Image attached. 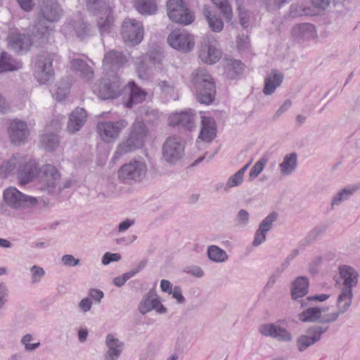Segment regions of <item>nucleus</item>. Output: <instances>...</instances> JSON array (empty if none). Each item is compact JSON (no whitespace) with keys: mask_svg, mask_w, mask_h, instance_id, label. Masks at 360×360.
Here are the masks:
<instances>
[{"mask_svg":"<svg viewBox=\"0 0 360 360\" xmlns=\"http://www.w3.org/2000/svg\"><path fill=\"white\" fill-rule=\"evenodd\" d=\"M167 15L174 22L188 25L194 20V15L183 0H168Z\"/></svg>","mask_w":360,"mask_h":360,"instance_id":"obj_8","label":"nucleus"},{"mask_svg":"<svg viewBox=\"0 0 360 360\" xmlns=\"http://www.w3.org/2000/svg\"><path fill=\"white\" fill-rule=\"evenodd\" d=\"M224 14L226 20H231L233 16L231 5L227 0H211Z\"/></svg>","mask_w":360,"mask_h":360,"instance_id":"obj_47","label":"nucleus"},{"mask_svg":"<svg viewBox=\"0 0 360 360\" xmlns=\"http://www.w3.org/2000/svg\"><path fill=\"white\" fill-rule=\"evenodd\" d=\"M20 344L24 347V349L27 352H34L41 346L40 341L30 333H27L22 336Z\"/></svg>","mask_w":360,"mask_h":360,"instance_id":"obj_43","label":"nucleus"},{"mask_svg":"<svg viewBox=\"0 0 360 360\" xmlns=\"http://www.w3.org/2000/svg\"><path fill=\"white\" fill-rule=\"evenodd\" d=\"M41 173V181L46 185L48 188H52L57 185L60 179V174L54 166L51 165L44 166Z\"/></svg>","mask_w":360,"mask_h":360,"instance_id":"obj_29","label":"nucleus"},{"mask_svg":"<svg viewBox=\"0 0 360 360\" xmlns=\"http://www.w3.org/2000/svg\"><path fill=\"white\" fill-rule=\"evenodd\" d=\"M121 259V255L118 253L105 252L102 257L101 262L105 266L112 262H118Z\"/></svg>","mask_w":360,"mask_h":360,"instance_id":"obj_57","label":"nucleus"},{"mask_svg":"<svg viewBox=\"0 0 360 360\" xmlns=\"http://www.w3.org/2000/svg\"><path fill=\"white\" fill-rule=\"evenodd\" d=\"M52 61V56L48 53L37 56L34 65V75L41 84H46L53 77Z\"/></svg>","mask_w":360,"mask_h":360,"instance_id":"obj_16","label":"nucleus"},{"mask_svg":"<svg viewBox=\"0 0 360 360\" xmlns=\"http://www.w3.org/2000/svg\"><path fill=\"white\" fill-rule=\"evenodd\" d=\"M353 297V290L340 288L335 301L336 309L345 314L351 307Z\"/></svg>","mask_w":360,"mask_h":360,"instance_id":"obj_27","label":"nucleus"},{"mask_svg":"<svg viewBox=\"0 0 360 360\" xmlns=\"http://www.w3.org/2000/svg\"><path fill=\"white\" fill-rule=\"evenodd\" d=\"M199 56L207 64L217 63L221 57V51L217 41L213 37L207 38L200 50Z\"/></svg>","mask_w":360,"mask_h":360,"instance_id":"obj_21","label":"nucleus"},{"mask_svg":"<svg viewBox=\"0 0 360 360\" xmlns=\"http://www.w3.org/2000/svg\"><path fill=\"white\" fill-rule=\"evenodd\" d=\"M330 297V295L328 294H320L317 295L309 296L304 300H301L300 301V307L302 308H304L308 305L309 301H317V302H324L327 300Z\"/></svg>","mask_w":360,"mask_h":360,"instance_id":"obj_53","label":"nucleus"},{"mask_svg":"<svg viewBox=\"0 0 360 360\" xmlns=\"http://www.w3.org/2000/svg\"><path fill=\"white\" fill-rule=\"evenodd\" d=\"M283 81V74L278 70H272L264 79V94L266 96L273 94L276 89L281 85Z\"/></svg>","mask_w":360,"mask_h":360,"instance_id":"obj_26","label":"nucleus"},{"mask_svg":"<svg viewBox=\"0 0 360 360\" xmlns=\"http://www.w3.org/2000/svg\"><path fill=\"white\" fill-rule=\"evenodd\" d=\"M206 254L209 260L214 263L222 264L229 259L227 252L216 245H209L207 248Z\"/></svg>","mask_w":360,"mask_h":360,"instance_id":"obj_33","label":"nucleus"},{"mask_svg":"<svg viewBox=\"0 0 360 360\" xmlns=\"http://www.w3.org/2000/svg\"><path fill=\"white\" fill-rule=\"evenodd\" d=\"M169 45L177 51L188 53L195 46L194 36L185 30H173L167 37Z\"/></svg>","mask_w":360,"mask_h":360,"instance_id":"obj_12","label":"nucleus"},{"mask_svg":"<svg viewBox=\"0 0 360 360\" xmlns=\"http://www.w3.org/2000/svg\"><path fill=\"white\" fill-rule=\"evenodd\" d=\"M0 170L5 177L12 174H16L19 181L22 184L32 181L38 173L37 163L34 160L28 156L18 154L1 164Z\"/></svg>","mask_w":360,"mask_h":360,"instance_id":"obj_2","label":"nucleus"},{"mask_svg":"<svg viewBox=\"0 0 360 360\" xmlns=\"http://www.w3.org/2000/svg\"><path fill=\"white\" fill-rule=\"evenodd\" d=\"M139 271L133 270L127 273L123 274L122 275L115 277L113 279V284L117 287H122L124 285V283L131 277H133Z\"/></svg>","mask_w":360,"mask_h":360,"instance_id":"obj_51","label":"nucleus"},{"mask_svg":"<svg viewBox=\"0 0 360 360\" xmlns=\"http://www.w3.org/2000/svg\"><path fill=\"white\" fill-rule=\"evenodd\" d=\"M162 56L159 51L153 52L138 58L136 60L137 73L143 79H148L154 74L153 70H161L163 68L162 63Z\"/></svg>","mask_w":360,"mask_h":360,"instance_id":"obj_7","label":"nucleus"},{"mask_svg":"<svg viewBox=\"0 0 360 360\" xmlns=\"http://www.w3.org/2000/svg\"><path fill=\"white\" fill-rule=\"evenodd\" d=\"M138 309L142 315H145L153 310L158 314H165L168 311L167 308L162 304L161 297L154 289H150L143 295L139 304Z\"/></svg>","mask_w":360,"mask_h":360,"instance_id":"obj_15","label":"nucleus"},{"mask_svg":"<svg viewBox=\"0 0 360 360\" xmlns=\"http://www.w3.org/2000/svg\"><path fill=\"white\" fill-rule=\"evenodd\" d=\"M75 32L78 37L83 39L89 34V28L85 22H79L77 25Z\"/></svg>","mask_w":360,"mask_h":360,"instance_id":"obj_61","label":"nucleus"},{"mask_svg":"<svg viewBox=\"0 0 360 360\" xmlns=\"http://www.w3.org/2000/svg\"><path fill=\"white\" fill-rule=\"evenodd\" d=\"M91 307L92 302L89 297L83 298L78 304L79 310L83 313L89 311L91 309Z\"/></svg>","mask_w":360,"mask_h":360,"instance_id":"obj_63","label":"nucleus"},{"mask_svg":"<svg viewBox=\"0 0 360 360\" xmlns=\"http://www.w3.org/2000/svg\"><path fill=\"white\" fill-rule=\"evenodd\" d=\"M71 68L73 70L79 72L82 76L87 79H91L94 75L91 68L86 63V61L79 58L72 60Z\"/></svg>","mask_w":360,"mask_h":360,"instance_id":"obj_38","label":"nucleus"},{"mask_svg":"<svg viewBox=\"0 0 360 360\" xmlns=\"http://www.w3.org/2000/svg\"><path fill=\"white\" fill-rule=\"evenodd\" d=\"M236 46L239 51L245 52L248 50L250 46L249 38L247 36H238L236 41Z\"/></svg>","mask_w":360,"mask_h":360,"instance_id":"obj_56","label":"nucleus"},{"mask_svg":"<svg viewBox=\"0 0 360 360\" xmlns=\"http://www.w3.org/2000/svg\"><path fill=\"white\" fill-rule=\"evenodd\" d=\"M238 13L240 24L243 27H247L249 25L250 13L241 5H238Z\"/></svg>","mask_w":360,"mask_h":360,"instance_id":"obj_55","label":"nucleus"},{"mask_svg":"<svg viewBox=\"0 0 360 360\" xmlns=\"http://www.w3.org/2000/svg\"><path fill=\"white\" fill-rule=\"evenodd\" d=\"M250 219V214L245 210H240L236 216V221L238 225L245 226Z\"/></svg>","mask_w":360,"mask_h":360,"instance_id":"obj_59","label":"nucleus"},{"mask_svg":"<svg viewBox=\"0 0 360 360\" xmlns=\"http://www.w3.org/2000/svg\"><path fill=\"white\" fill-rule=\"evenodd\" d=\"M135 8L142 15H152L157 11L154 0H136Z\"/></svg>","mask_w":360,"mask_h":360,"instance_id":"obj_40","label":"nucleus"},{"mask_svg":"<svg viewBox=\"0 0 360 360\" xmlns=\"http://www.w3.org/2000/svg\"><path fill=\"white\" fill-rule=\"evenodd\" d=\"M8 134L12 143L18 145L25 141L30 132L26 122L20 120H13L10 122Z\"/></svg>","mask_w":360,"mask_h":360,"instance_id":"obj_22","label":"nucleus"},{"mask_svg":"<svg viewBox=\"0 0 360 360\" xmlns=\"http://www.w3.org/2000/svg\"><path fill=\"white\" fill-rule=\"evenodd\" d=\"M343 312H340V310L338 309H336L335 311L325 314L324 316H322V318L321 319L320 322L323 323H328L334 322L338 320V317L343 314Z\"/></svg>","mask_w":360,"mask_h":360,"instance_id":"obj_58","label":"nucleus"},{"mask_svg":"<svg viewBox=\"0 0 360 360\" xmlns=\"http://www.w3.org/2000/svg\"><path fill=\"white\" fill-rule=\"evenodd\" d=\"M161 92L165 96H172L176 89V84L171 79L162 80L158 82Z\"/></svg>","mask_w":360,"mask_h":360,"instance_id":"obj_49","label":"nucleus"},{"mask_svg":"<svg viewBox=\"0 0 360 360\" xmlns=\"http://www.w3.org/2000/svg\"><path fill=\"white\" fill-rule=\"evenodd\" d=\"M30 273L32 284H37L41 282L46 274V271L44 268L38 265L32 266L30 269Z\"/></svg>","mask_w":360,"mask_h":360,"instance_id":"obj_46","label":"nucleus"},{"mask_svg":"<svg viewBox=\"0 0 360 360\" xmlns=\"http://www.w3.org/2000/svg\"><path fill=\"white\" fill-rule=\"evenodd\" d=\"M135 224L134 219H126L121 221L118 225L117 231L119 233H124L127 231L131 226Z\"/></svg>","mask_w":360,"mask_h":360,"instance_id":"obj_64","label":"nucleus"},{"mask_svg":"<svg viewBox=\"0 0 360 360\" xmlns=\"http://www.w3.org/2000/svg\"><path fill=\"white\" fill-rule=\"evenodd\" d=\"M291 35L295 40L304 41L316 37L315 27L310 23H302L295 25L291 31Z\"/></svg>","mask_w":360,"mask_h":360,"instance_id":"obj_25","label":"nucleus"},{"mask_svg":"<svg viewBox=\"0 0 360 360\" xmlns=\"http://www.w3.org/2000/svg\"><path fill=\"white\" fill-rule=\"evenodd\" d=\"M40 143L45 150H52L58 146V138L55 134H44L41 137Z\"/></svg>","mask_w":360,"mask_h":360,"instance_id":"obj_45","label":"nucleus"},{"mask_svg":"<svg viewBox=\"0 0 360 360\" xmlns=\"http://www.w3.org/2000/svg\"><path fill=\"white\" fill-rule=\"evenodd\" d=\"M250 165V162L246 164L238 171L232 174L227 179V181L224 185V190L225 191H229L231 188L241 186L244 181L245 174Z\"/></svg>","mask_w":360,"mask_h":360,"instance_id":"obj_35","label":"nucleus"},{"mask_svg":"<svg viewBox=\"0 0 360 360\" xmlns=\"http://www.w3.org/2000/svg\"><path fill=\"white\" fill-rule=\"evenodd\" d=\"M297 166V155L295 153L285 155L283 161L278 165L280 173L282 176H289L296 169Z\"/></svg>","mask_w":360,"mask_h":360,"instance_id":"obj_30","label":"nucleus"},{"mask_svg":"<svg viewBox=\"0 0 360 360\" xmlns=\"http://www.w3.org/2000/svg\"><path fill=\"white\" fill-rule=\"evenodd\" d=\"M127 61L125 56L117 51H110L105 55L103 65L105 68L117 69Z\"/></svg>","mask_w":360,"mask_h":360,"instance_id":"obj_34","label":"nucleus"},{"mask_svg":"<svg viewBox=\"0 0 360 360\" xmlns=\"http://www.w3.org/2000/svg\"><path fill=\"white\" fill-rule=\"evenodd\" d=\"M297 318L302 323L320 322L322 318V309L318 307H308L298 313Z\"/></svg>","mask_w":360,"mask_h":360,"instance_id":"obj_31","label":"nucleus"},{"mask_svg":"<svg viewBox=\"0 0 360 360\" xmlns=\"http://www.w3.org/2000/svg\"><path fill=\"white\" fill-rule=\"evenodd\" d=\"M169 295H171L178 304H184L186 302L185 297L182 294L181 288L179 286H174V289Z\"/></svg>","mask_w":360,"mask_h":360,"instance_id":"obj_60","label":"nucleus"},{"mask_svg":"<svg viewBox=\"0 0 360 360\" xmlns=\"http://www.w3.org/2000/svg\"><path fill=\"white\" fill-rule=\"evenodd\" d=\"M277 219V214L271 212L268 214L259 224L258 229L265 233H268L273 226V223Z\"/></svg>","mask_w":360,"mask_h":360,"instance_id":"obj_48","label":"nucleus"},{"mask_svg":"<svg viewBox=\"0 0 360 360\" xmlns=\"http://www.w3.org/2000/svg\"><path fill=\"white\" fill-rule=\"evenodd\" d=\"M3 198L6 205L15 210L24 209L37 203L34 198L23 194L15 187L5 189Z\"/></svg>","mask_w":360,"mask_h":360,"instance_id":"obj_10","label":"nucleus"},{"mask_svg":"<svg viewBox=\"0 0 360 360\" xmlns=\"http://www.w3.org/2000/svg\"><path fill=\"white\" fill-rule=\"evenodd\" d=\"M269 160V155L268 153L263 154L259 158L249 172V179L250 181L255 179L262 172Z\"/></svg>","mask_w":360,"mask_h":360,"instance_id":"obj_41","label":"nucleus"},{"mask_svg":"<svg viewBox=\"0 0 360 360\" xmlns=\"http://www.w3.org/2000/svg\"><path fill=\"white\" fill-rule=\"evenodd\" d=\"M128 125L127 121L120 120L117 122H100L97 125V130L101 138L105 142H112L116 140L121 131Z\"/></svg>","mask_w":360,"mask_h":360,"instance_id":"obj_18","label":"nucleus"},{"mask_svg":"<svg viewBox=\"0 0 360 360\" xmlns=\"http://www.w3.org/2000/svg\"><path fill=\"white\" fill-rule=\"evenodd\" d=\"M284 320H278L274 323H266L259 327V332L264 336L270 337L283 342H290L293 339L292 333L283 327Z\"/></svg>","mask_w":360,"mask_h":360,"instance_id":"obj_14","label":"nucleus"},{"mask_svg":"<svg viewBox=\"0 0 360 360\" xmlns=\"http://www.w3.org/2000/svg\"><path fill=\"white\" fill-rule=\"evenodd\" d=\"M86 119V112L82 108L74 110L70 115L68 129L73 133L77 131L84 125Z\"/></svg>","mask_w":360,"mask_h":360,"instance_id":"obj_28","label":"nucleus"},{"mask_svg":"<svg viewBox=\"0 0 360 360\" xmlns=\"http://www.w3.org/2000/svg\"><path fill=\"white\" fill-rule=\"evenodd\" d=\"M309 281L306 277L297 278L292 284L291 296L293 300L303 297L308 292Z\"/></svg>","mask_w":360,"mask_h":360,"instance_id":"obj_32","label":"nucleus"},{"mask_svg":"<svg viewBox=\"0 0 360 360\" xmlns=\"http://www.w3.org/2000/svg\"><path fill=\"white\" fill-rule=\"evenodd\" d=\"M148 166L143 159H134L123 165L118 170V177L123 181L138 183L146 176Z\"/></svg>","mask_w":360,"mask_h":360,"instance_id":"obj_5","label":"nucleus"},{"mask_svg":"<svg viewBox=\"0 0 360 360\" xmlns=\"http://www.w3.org/2000/svg\"><path fill=\"white\" fill-rule=\"evenodd\" d=\"M93 91L101 99L115 98L121 91L120 79L117 76H113L112 81L103 79L94 85Z\"/></svg>","mask_w":360,"mask_h":360,"instance_id":"obj_19","label":"nucleus"},{"mask_svg":"<svg viewBox=\"0 0 360 360\" xmlns=\"http://www.w3.org/2000/svg\"><path fill=\"white\" fill-rule=\"evenodd\" d=\"M194 123V114L191 109L172 113L168 118V124L171 126H181L191 129Z\"/></svg>","mask_w":360,"mask_h":360,"instance_id":"obj_24","label":"nucleus"},{"mask_svg":"<svg viewBox=\"0 0 360 360\" xmlns=\"http://www.w3.org/2000/svg\"><path fill=\"white\" fill-rule=\"evenodd\" d=\"M86 4L92 12L98 11L101 13L97 21L101 34L109 33L113 25L114 18L106 0H86Z\"/></svg>","mask_w":360,"mask_h":360,"instance_id":"obj_6","label":"nucleus"},{"mask_svg":"<svg viewBox=\"0 0 360 360\" xmlns=\"http://www.w3.org/2000/svg\"><path fill=\"white\" fill-rule=\"evenodd\" d=\"M203 14L207 21L210 28L215 32H221L224 27L222 20L215 14L213 13L208 6L203 8Z\"/></svg>","mask_w":360,"mask_h":360,"instance_id":"obj_36","label":"nucleus"},{"mask_svg":"<svg viewBox=\"0 0 360 360\" xmlns=\"http://www.w3.org/2000/svg\"><path fill=\"white\" fill-rule=\"evenodd\" d=\"M104 345L103 360H118L125 348L124 342L115 333L106 334L104 339Z\"/></svg>","mask_w":360,"mask_h":360,"instance_id":"obj_17","label":"nucleus"},{"mask_svg":"<svg viewBox=\"0 0 360 360\" xmlns=\"http://www.w3.org/2000/svg\"><path fill=\"white\" fill-rule=\"evenodd\" d=\"M144 30L141 22L135 19H124L121 30L123 41L129 45H136L143 39Z\"/></svg>","mask_w":360,"mask_h":360,"instance_id":"obj_9","label":"nucleus"},{"mask_svg":"<svg viewBox=\"0 0 360 360\" xmlns=\"http://www.w3.org/2000/svg\"><path fill=\"white\" fill-rule=\"evenodd\" d=\"M191 88L200 103L207 105L213 101L215 85L212 76L205 69L198 68L192 73Z\"/></svg>","mask_w":360,"mask_h":360,"instance_id":"obj_3","label":"nucleus"},{"mask_svg":"<svg viewBox=\"0 0 360 360\" xmlns=\"http://www.w3.org/2000/svg\"><path fill=\"white\" fill-rule=\"evenodd\" d=\"M227 76L231 79L240 74L243 70V65L240 61L235 59H227L225 65Z\"/></svg>","mask_w":360,"mask_h":360,"instance_id":"obj_44","label":"nucleus"},{"mask_svg":"<svg viewBox=\"0 0 360 360\" xmlns=\"http://www.w3.org/2000/svg\"><path fill=\"white\" fill-rule=\"evenodd\" d=\"M327 330L326 328L320 326L309 327L304 334H302L296 340V345L300 352L305 351L309 347L319 342Z\"/></svg>","mask_w":360,"mask_h":360,"instance_id":"obj_20","label":"nucleus"},{"mask_svg":"<svg viewBox=\"0 0 360 360\" xmlns=\"http://www.w3.org/2000/svg\"><path fill=\"white\" fill-rule=\"evenodd\" d=\"M128 88L130 89V101L127 104V107H131L134 103L142 102L146 97V92L136 86L134 82L128 84Z\"/></svg>","mask_w":360,"mask_h":360,"instance_id":"obj_42","label":"nucleus"},{"mask_svg":"<svg viewBox=\"0 0 360 360\" xmlns=\"http://www.w3.org/2000/svg\"><path fill=\"white\" fill-rule=\"evenodd\" d=\"M359 280V274L353 266L342 264L338 267V274L333 276V281L340 288L352 290L356 288Z\"/></svg>","mask_w":360,"mask_h":360,"instance_id":"obj_13","label":"nucleus"},{"mask_svg":"<svg viewBox=\"0 0 360 360\" xmlns=\"http://www.w3.org/2000/svg\"><path fill=\"white\" fill-rule=\"evenodd\" d=\"M290 14L292 17H297L299 15H316L317 12H312L309 8H304L300 6H292Z\"/></svg>","mask_w":360,"mask_h":360,"instance_id":"obj_52","label":"nucleus"},{"mask_svg":"<svg viewBox=\"0 0 360 360\" xmlns=\"http://www.w3.org/2000/svg\"><path fill=\"white\" fill-rule=\"evenodd\" d=\"M148 135V130L143 122L136 119L131 127L129 138L118 145L115 155L121 156L141 148Z\"/></svg>","mask_w":360,"mask_h":360,"instance_id":"obj_4","label":"nucleus"},{"mask_svg":"<svg viewBox=\"0 0 360 360\" xmlns=\"http://www.w3.org/2000/svg\"><path fill=\"white\" fill-rule=\"evenodd\" d=\"M62 10L56 0H43L37 23L32 30L33 38L18 32H12L8 39V46L16 52L26 51L32 44L41 45L48 41L52 28L51 23L58 21Z\"/></svg>","mask_w":360,"mask_h":360,"instance_id":"obj_1","label":"nucleus"},{"mask_svg":"<svg viewBox=\"0 0 360 360\" xmlns=\"http://www.w3.org/2000/svg\"><path fill=\"white\" fill-rule=\"evenodd\" d=\"M217 136L216 122L213 118L203 115L201 117V129L198 136L200 141L210 143Z\"/></svg>","mask_w":360,"mask_h":360,"instance_id":"obj_23","label":"nucleus"},{"mask_svg":"<svg viewBox=\"0 0 360 360\" xmlns=\"http://www.w3.org/2000/svg\"><path fill=\"white\" fill-rule=\"evenodd\" d=\"M356 185L348 186L340 190L333 198L331 205H339L341 202L349 199L357 190Z\"/></svg>","mask_w":360,"mask_h":360,"instance_id":"obj_37","label":"nucleus"},{"mask_svg":"<svg viewBox=\"0 0 360 360\" xmlns=\"http://www.w3.org/2000/svg\"><path fill=\"white\" fill-rule=\"evenodd\" d=\"M20 67V63L13 60L6 52L1 53L0 57V73L2 72L16 70Z\"/></svg>","mask_w":360,"mask_h":360,"instance_id":"obj_39","label":"nucleus"},{"mask_svg":"<svg viewBox=\"0 0 360 360\" xmlns=\"http://www.w3.org/2000/svg\"><path fill=\"white\" fill-rule=\"evenodd\" d=\"M9 289L5 283H0V311H3L8 302Z\"/></svg>","mask_w":360,"mask_h":360,"instance_id":"obj_50","label":"nucleus"},{"mask_svg":"<svg viewBox=\"0 0 360 360\" xmlns=\"http://www.w3.org/2000/svg\"><path fill=\"white\" fill-rule=\"evenodd\" d=\"M61 262L64 266L69 267L76 266L80 264V260L72 255H64L61 257Z\"/></svg>","mask_w":360,"mask_h":360,"instance_id":"obj_54","label":"nucleus"},{"mask_svg":"<svg viewBox=\"0 0 360 360\" xmlns=\"http://www.w3.org/2000/svg\"><path fill=\"white\" fill-rule=\"evenodd\" d=\"M266 233L257 229L255 233L252 245L257 247L262 244L266 240Z\"/></svg>","mask_w":360,"mask_h":360,"instance_id":"obj_62","label":"nucleus"},{"mask_svg":"<svg viewBox=\"0 0 360 360\" xmlns=\"http://www.w3.org/2000/svg\"><path fill=\"white\" fill-rule=\"evenodd\" d=\"M184 143L179 136H169L162 146L163 158L170 164L177 163L184 157Z\"/></svg>","mask_w":360,"mask_h":360,"instance_id":"obj_11","label":"nucleus"}]
</instances>
